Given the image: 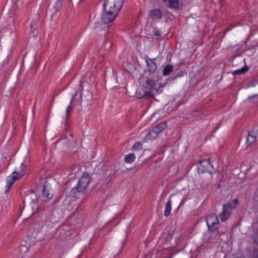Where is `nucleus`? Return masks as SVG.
<instances>
[{"label": "nucleus", "mask_w": 258, "mask_h": 258, "mask_svg": "<svg viewBox=\"0 0 258 258\" xmlns=\"http://www.w3.org/2000/svg\"><path fill=\"white\" fill-rule=\"evenodd\" d=\"M206 224L208 230L212 232L218 230L219 227V221L217 216L215 214H211L206 217Z\"/></svg>", "instance_id": "obj_1"}, {"label": "nucleus", "mask_w": 258, "mask_h": 258, "mask_svg": "<svg viewBox=\"0 0 258 258\" xmlns=\"http://www.w3.org/2000/svg\"><path fill=\"white\" fill-rule=\"evenodd\" d=\"M118 12L109 8L104 7V11L101 15V19L103 23L108 24L113 22Z\"/></svg>", "instance_id": "obj_2"}, {"label": "nucleus", "mask_w": 258, "mask_h": 258, "mask_svg": "<svg viewBox=\"0 0 258 258\" xmlns=\"http://www.w3.org/2000/svg\"><path fill=\"white\" fill-rule=\"evenodd\" d=\"M90 181L91 177L89 174L86 172L84 173L76 186L77 191L79 192L84 191L88 187Z\"/></svg>", "instance_id": "obj_3"}, {"label": "nucleus", "mask_w": 258, "mask_h": 258, "mask_svg": "<svg viewBox=\"0 0 258 258\" xmlns=\"http://www.w3.org/2000/svg\"><path fill=\"white\" fill-rule=\"evenodd\" d=\"M20 178L16 174L15 172H13L10 176L6 178V186L5 193L3 195V199L6 201L8 200V192L15 181Z\"/></svg>", "instance_id": "obj_4"}, {"label": "nucleus", "mask_w": 258, "mask_h": 258, "mask_svg": "<svg viewBox=\"0 0 258 258\" xmlns=\"http://www.w3.org/2000/svg\"><path fill=\"white\" fill-rule=\"evenodd\" d=\"M123 4V0H105L103 4V7L109 8L118 12Z\"/></svg>", "instance_id": "obj_5"}, {"label": "nucleus", "mask_w": 258, "mask_h": 258, "mask_svg": "<svg viewBox=\"0 0 258 258\" xmlns=\"http://www.w3.org/2000/svg\"><path fill=\"white\" fill-rule=\"evenodd\" d=\"M164 86V85H161L158 88L155 87V83L154 79L148 78L146 81V87L150 89V93H154V92L157 93H160L162 92V88Z\"/></svg>", "instance_id": "obj_6"}, {"label": "nucleus", "mask_w": 258, "mask_h": 258, "mask_svg": "<svg viewBox=\"0 0 258 258\" xmlns=\"http://www.w3.org/2000/svg\"><path fill=\"white\" fill-rule=\"evenodd\" d=\"M149 17L153 21H158L162 19L163 14L160 9L150 10L148 12Z\"/></svg>", "instance_id": "obj_7"}, {"label": "nucleus", "mask_w": 258, "mask_h": 258, "mask_svg": "<svg viewBox=\"0 0 258 258\" xmlns=\"http://www.w3.org/2000/svg\"><path fill=\"white\" fill-rule=\"evenodd\" d=\"M156 58H150L147 57L146 62L148 67V70L150 73H154L157 69Z\"/></svg>", "instance_id": "obj_8"}, {"label": "nucleus", "mask_w": 258, "mask_h": 258, "mask_svg": "<svg viewBox=\"0 0 258 258\" xmlns=\"http://www.w3.org/2000/svg\"><path fill=\"white\" fill-rule=\"evenodd\" d=\"M42 198L44 201H48L51 199L53 196V191L46 185H44L42 192Z\"/></svg>", "instance_id": "obj_9"}, {"label": "nucleus", "mask_w": 258, "mask_h": 258, "mask_svg": "<svg viewBox=\"0 0 258 258\" xmlns=\"http://www.w3.org/2000/svg\"><path fill=\"white\" fill-rule=\"evenodd\" d=\"M31 197L33 198L32 202L30 204L31 208L32 209L31 215H32L38 210L39 206L37 204L38 199L36 195L34 194H32L31 195Z\"/></svg>", "instance_id": "obj_10"}, {"label": "nucleus", "mask_w": 258, "mask_h": 258, "mask_svg": "<svg viewBox=\"0 0 258 258\" xmlns=\"http://www.w3.org/2000/svg\"><path fill=\"white\" fill-rule=\"evenodd\" d=\"M257 137V131L253 130L248 132V135L246 138V143L250 145L256 141Z\"/></svg>", "instance_id": "obj_11"}, {"label": "nucleus", "mask_w": 258, "mask_h": 258, "mask_svg": "<svg viewBox=\"0 0 258 258\" xmlns=\"http://www.w3.org/2000/svg\"><path fill=\"white\" fill-rule=\"evenodd\" d=\"M158 135V134L153 128L152 130L148 132L146 137L143 139V142H146L147 141L153 140L157 137Z\"/></svg>", "instance_id": "obj_12"}, {"label": "nucleus", "mask_w": 258, "mask_h": 258, "mask_svg": "<svg viewBox=\"0 0 258 258\" xmlns=\"http://www.w3.org/2000/svg\"><path fill=\"white\" fill-rule=\"evenodd\" d=\"M27 166L23 163L21 164L19 169H16L14 172L19 177H21L26 173Z\"/></svg>", "instance_id": "obj_13"}, {"label": "nucleus", "mask_w": 258, "mask_h": 258, "mask_svg": "<svg viewBox=\"0 0 258 258\" xmlns=\"http://www.w3.org/2000/svg\"><path fill=\"white\" fill-rule=\"evenodd\" d=\"M238 200L235 199L232 201L226 204H224L223 206V208L231 212V210L234 209L238 204Z\"/></svg>", "instance_id": "obj_14"}, {"label": "nucleus", "mask_w": 258, "mask_h": 258, "mask_svg": "<svg viewBox=\"0 0 258 258\" xmlns=\"http://www.w3.org/2000/svg\"><path fill=\"white\" fill-rule=\"evenodd\" d=\"M230 215H231L230 211H228V210H227L223 207V211L221 212V213L220 214L219 217H220V220L222 221H225L230 217Z\"/></svg>", "instance_id": "obj_15"}, {"label": "nucleus", "mask_w": 258, "mask_h": 258, "mask_svg": "<svg viewBox=\"0 0 258 258\" xmlns=\"http://www.w3.org/2000/svg\"><path fill=\"white\" fill-rule=\"evenodd\" d=\"M77 93H76L75 94L73 95L72 96V98L70 101V105L68 106L66 111V122L69 120V113L71 112L72 110V104L75 99V97L77 96Z\"/></svg>", "instance_id": "obj_16"}, {"label": "nucleus", "mask_w": 258, "mask_h": 258, "mask_svg": "<svg viewBox=\"0 0 258 258\" xmlns=\"http://www.w3.org/2000/svg\"><path fill=\"white\" fill-rule=\"evenodd\" d=\"M167 127V125L165 122H161L155 127H153V129L155 131V132L158 134L160 132H162L164 130H165Z\"/></svg>", "instance_id": "obj_17"}, {"label": "nucleus", "mask_w": 258, "mask_h": 258, "mask_svg": "<svg viewBox=\"0 0 258 258\" xmlns=\"http://www.w3.org/2000/svg\"><path fill=\"white\" fill-rule=\"evenodd\" d=\"M54 4L53 6V14H55L57 11H59L62 6L63 0H54Z\"/></svg>", "instance_id": "obj_18"}, {"label": "nucleus", "mask_w": 258, "mask_h": 258, "mask_svg": "<svg viewBox=\"0 0 258 258\" xmlns=\"http://www.w3.org/2000/svg\"><path fill=\"white\" fill-rule=\"evenodd\" d=\"M171 210V201L170 198H169V201L166 203L165 206V209L164 212V215L165 217H168L170 214V212Z\"/></svg>", "instance_id": "obj_19"}, {"label": "nucleus", "mask_w": 258, "mask_h": 258, "mask_svg": "<svg viewBox=\"0 0 258 258\" xmlns=\"http://www.w3.org/2000/svg\"><path fill=\"white\" fill-rule=\"evenodd\" d=\"M173 66L171 64H167L164 67L163 70V75L164 76L169 75L173 71Z\"/></svg>", "instance_id": "obj_20"}, {"label": "nucleus", "mask_w": 258, "mask_h": 258, "mask_svg": "<svg viewBox=\"0 0 258 258\" xmlns=\"http://www.w3.org/2000/svg\"><path fill=\"white\" fill-rule=\"evenodd\" d=\"M249 68L247 66H244L241 68L240 69H238L233 71V75H240L245 74L246 72L248 71Z\"/></svg>", "instance_id": "obj_21"}, {"label": "nucleus", "mask_w": 258, "mask_h": 258, "mask_svg": "<svg viewBox=\"0 0 258 258\" xmlns=\"http://www.w3.org/2000/svg\"><path fill=\"white\" fill-rule=\"evenodd\" d=\"M135 155L134 153H129L124 158V161L128 163H132L134 162Z\"/></svg>", "instance_id": "obj_22"}, {"label": "nucleus", "mask_w": 258, "mask_h": 258, "mask_svg": "<svg viewBox=\"0 0 258 258\" xmlns=\"http://www.w3.org/2000/svg\"><path fill=\"white\" fill-rule=\"evenodd\" d=\"M178 0H170L167 5L171 8H178Z\"/></svg>", "instance_id": "obj_23"}, {"label": "nucleus", "mask_w": 258, "mask_h": 258, "mask_svg": "<svg viewBox=\"0 0 258 258\" xmlns=\"http://www.w3.org/2000/svg\"><path fill=\"white\" fill-rule=\"evenodd\" d=\"M38 18H36L35 19L32 20L30 23V28H34V29H35V28L38 27Z\"/></svg>", "instance_id": "obj_24"}, {"label": "nucleus", "mask_w": 258, "mask_h": 258, "mask_svg": "<svg viewBox=\"0 0 258 258\" xmlns=\"http://www.w3.org/2000/svg\"><path fill=\"white\" fill-rule=\"evenodd\" d=\"M133 148L136 150H141L142 149V144L141 142H136L134 144V146H133Z\"/></svg>", "instance_id": "obj_25"}, {"label": "nucleus", "mask_w": 258, "mask_h": 258, "mask_svg": "<svg viewBox=\"0 0 258 258\" xmlns=\"http://www.w3.org/2000/svg\"><path fill=\"white\" fill-rule=\"evenodd\" d=\"M38 27H36L35 29H34V28H30V34H31L33 36H35L38 34Z\"/></svg>", "instance_id": "obj_26"}, {"label": "nucleus", "mask_w": 258, "mask_h": 258, "mask_svg": "<svg viewBox=\"0 0 258 258\" xmlns=\"http://www.w3.org/2000/svg\"><path fill=\"white\" fill-rule=\"evenodd\" d=\"M253 242L258 244V228L256 232L253 235Z\"/></svg>", "instance_id": "obj_27"}, {"label": "nucleus", "mask_w": 258, "mask_h": 258, "mask_svg": "<svg viewBox=\"0 0 258 258\" xmlns=\"http://www.w3.org/2000/svg\"><path fill=\"white\" fill-rule=\"evenodd\" d=\"M184 72L182 71L179 72L173 78V80H175L177 78L181 77L183 76Z\"/></svg>", "instance_id": "obj_28"}, {"label": "nucleus", "mask_w": 258, "mask_h": 258, "mask_svg": "<svg viewBox=\"0 0 258 258\" xmlns=\"http://www.w3.org/2000/svg\"><path fill=\"white\" fill-rule=\"evenodd\" d=\"M173 235V234L172 233H168L166 237V238H165L166 241H170L172 239Z\"/></svg>", "instance_id": "obj_29"}, {"label": "nucleus", "mask_w": 258, "mask_h": 258, "mask_svg": "<svg viewBox=\"0 0 258 258\" xmlns=\"http://www.w3.org/2000/svg\"><path fill=\"white\" fill-rule=\"evenodd\" d=\"M135 95H136V96L138 98H142L145 95V93H144V94H142L140 93V92H138V91H136V92L135 93Z\"/></svg>", "instance_id": "obj_30"}, {"label": "nucleus", "mask_w": 258, "mask_h": 258, "mask_svg": "<svg viewBox=\"0 0 258 258\" xmlns=\"http://www.w3.org/2000/svg\"><path fill=\"white\" fill-rule=\"evenodd\" d=\"M187 196L183 197L180 201V203L179 204V206L183 205L184 204V203L187 201Z\"/></svg>", "instance_id": "obj_31"}, {"label": "nucleus", "mask_w": 258, "mask_h": 258, "mask_svg": "<svg viewBox=\"0 0 258 258\" xmlns=\"http://www.w3.org/2000/svg\"><path fill=\"white\" fill-rule=\"evenodd\" d=\"M179 250L173 251L171 252L170 255L167 258H172L175 254L178 253Z\"/></svg>", "instance_id": "obj_32"}, {"label": "nucleus", "mask_w": 258, "mask_h": 258, "mask_svg": "<svg viewBox=\"0 0 258 258\" xmlns=\"http://www.w3.org/2000/svg\"><path fill=\"white\" fill-rule=\"evenodd\" d=\"M204 162H206L207 163V165H208L209 166H212V165L210 163L209 160H205L200 162L201 163H204Z\"/></svg>", "instance_id": "obj_33"}, {"label": "nucleus", "mask_w": 258, "mask_h": 258, "mask_svg": "<svg viewBox=\"0 0 258 258\" xmlns=\"http://www.w3.org/2000/svg\"><path fill=\"white\" fill-rule=\"evenodd\" d=\"M154 35L157 37H160L161 36L160 32L158 30H156L154 31Z\"/></svg>", "instance_id": "obj_34"}, {"label": "nucleus", "mask_w": 258, "mask_h": 258, "mask_svg": "<svg viewBox=\"0 0 258 258\" xmlns=\"http://www.w3.org/2000/svg\"><path fill=\"white\" fill-rule=\"evenodd\" d=\"M164 3L166 4V5H167V3H169V1H170V0H162Z\"/></svg>", "instance_id": "obj_35"}, {"label": "nucleus", "mask_w": 258, "mask_h": 258, "mask_svg": "<svg viewBox=\"0 0 258 258\" xmlns=\"http://www.w3.org/2000/svg\"><path fill=\"white\" fill-rule=\"evenodd\" d=\"M253 97H258V95H254L253 96H249V98L250 99V98H251Z\"/></svg>", "instance_id": "obj_36"}, {"label": "nucleus", "mask_w": 258, "mask_h": 258, "mask_svg": "<svg viewBox=\"0 0 258 258\" xmlns=\"http://www.w3.org/2000/svg\"><path fill=\"white\" fill-rule=\"evenodd\" d=\"M254 258H258V251H257L256 255L254 256Z\"/></svg>", "instance_id": "obj_37"}, {"label": "nucleus", "mask_w": 258, "mask_h": 258, "mask_svg": "<svg viewBox=\"0 0 258 258\" xmlns=\"http://www.w3.org/2000/svg\"><path fill=\"white\" fill-rule=\"evenodd\" d=\"M124 244V243H123V244H122V246H121V249H122V247H123ZM121 249H120V251H121Z\"/></svg>", "instance_id": "obj_38"}, {"label": "nucleus", "mask_w": 258, "mask_h": 258, "mask_svg": "<svg viewBox=\"0 0 258 258\" xmlns=\"http://www.w3.org/2000/svg\"><path fill=\"white\" fill-rule=\"evenodd\" d=\"M100 23L99 22H97L96 25H99Z\"/></svg>", "instance_id": "obj_39"}]
</instances>
